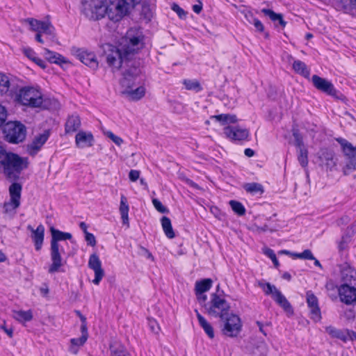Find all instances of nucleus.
<instances>
[{"label": "nucleus", "instance_id": "nucleus-1", "mask_svg": "<svg viewBox=\"0 0 356 356\" xmlns=\"http://www.w3.org/2000/svg\"><path fill=\"white\" fill-rule=\"evenodd\" d=\"M144 46V35L136 29H131L122 39L118 47L107 45L106 60L113 72L119 70L122 63L137 54Z\"/></svg>", "mask_w": 356, "mask_h": 356}, {"label": "nucleus", "instance_id": "nucleus-2", "mask_svg": "<svg viewBox=\"0 0 356 356\" xmlns=\"http://www.w3.org/2000/svg\"><path fill=\"white\" fill-rule=\"evenodd\" d=\"M50 232L51 234L50 248V258L51 263L48 268V273L54 274L55 273L63 271L62 267L64 266L62 254L65 253V250L63 245H61L59 242L61 241L71 239L72 234L68 232H61L53 227L50 228Z\"/></svg>", "mask_w": 356, "mask_h": 356}, {"label": "nucleus", "instance_id": "nucleus-3", "mask_svg": "<svg viewBox=\"0 0 356 356\" xmlns=\"http://www.w3.org/2000/svg\"><path fill=\"white\" fill-rule=\"evenodd\" d=\"M28 159L7 152L0 145V165L2 172L8 178L16 177L28 167Z\"/></svg>", "mask_w": 356, "mask_h": 356}, {"label": "nucleus", "instance_id": "nucleus-4", "mask_svg": "<svg viewBox=\"0 0 356 356\" xmlns=\"http://www.w3.org/2000/svg\"><path fill=\"white\" fill-rule=\"evenodd\" d=\"M140 0H106V15L110 21L118 22L127 16Z\"/></svg>", "mask_w": 356, "mask_h": 356}, {"label": "nucleus", "instance_id": "nucleus-5", "mask_svg": "<svg viewBox=\"0 0 356 356\" xmlns=\"http://www.w3.org/2000/svg\"><path fill=\"white\" fill-rule=\"evenodd\" d=\"M15 101L23 106L31 108H40L43 104L42 94L33 87L21 88L15 96Z\"/></svg>", "mask_w": 356, "mask_h": 356}, {"label": "nucleus", "instance_id": "nucleus-6", "mask_svg": "<svg viewBox=\"0 0 356 356\" xmlns=\"http://www.w3.org/2000/svg\"><path fill=\"white\" fill-rule=\"evenodd\" d=\"M206 309L209 315L219 317L223 320L229 314L230 305L223 297L213 293L209 304L206 306Z\"/></svg>", "mask_w": 356, "mask_h": 356}, {"label": "nucleus", "instance_id": "nucleus-7", "mask_svg": "<svg viewBox=\"0 0 356 356\" xmlns=\"http://www.w3.org/2000/svg\"><path fill=\"white\" fill-rule=\"evenodd\" d=\"M5 140L13 144L23 142L26 136V128L19 122H9L3 129Z\"/></svg>", "mask_w": 356, "mask_h": 356}, {"label": "nucleus", "instance_id": "nucleus-8", "mask_svg": "<svg viewBox=\"0 0 356 356\" xmlns=\"http://www.w3.org/2000/svg\"><path fill=\"white\" fill-rule=\"evenodd\" d=\"M83 12L89 19L98 20L105 17L106 0H83Z\"/></svg>", "mask_w": 356, "mask_h": 356}, {"label": "nucleus", "instance_id": "nucleus-9", "mask_svg": "<svg viewBox=\"0 0 356 356\" xmlns=\"http://www.w3.org/2000/svg\"><path fill=\"white\" fill-rule=\"evenodd\" d=\"M337 141L340 144L347 162L343 168L345 175L350 171L356 170V147L344 138H337Z\"/></svg>", "mask_w": 356, "mask_h": 356}, {"label": "nucleus", "instance_id": "nucleus-10", "mask_svg": "<svg viewBox=\"0 0 356 356\" xmlns=\"http://www.w3.org/2000/svg\"><path fill=\"white\" fill-rule=\"evenodd\" d=\"M21 193L22 186L19 183H13L10 186V200L3 204L5 213L14 212L20 206Z\"/></svg>", "mask_w": 356, "mask_h": 356}, {"label": "nucleus", "instance_id": "nucleus-11", "mask_svg": "<svg viewBox=\"0 0 356 356\" xmlns=\"http://www.w3.org/2000/svg\"><path fill=\"white\" fill-rule=\"evenodd\" d=\"M261 287L266 295H271L273 299L283 308V309L289 313L293 312L291 305L284 297V296L274 285L270 283L261 284Z\"/></svg>", "mask_w": 356, "mask_h": 356}, {"label": "nucleus", "instance_id": "nucleus-12", "mask_svg": "<svg viewBox=\"0 0 356 356\" xmlns=\"http://www.w3.org/2000/svg\"><path fill=\"white\" fill-rule=\"evenodd\" d=\"M222 321H224L223 334L230 337H236L241 330L240 318L236 314H228Z\"/></svg>", "mask_w": 356, "mask_h": 356}, {"label": "nucleus", "instance_id": "nucleus-13", "mask_svg": "<svg viewBox=\"0 0 356 356\" xmlns=\"http://www.w3.org/2000/svg\"><path fill=\"white\" fill-rule=\"evenodd\" d=\"M225 136L232 141H241L249 137V131L238 126L227 125L223 129Z\"/></svg>", "mask_w": 356, "mask_h": 356}, {"label": "nucleus", "instance_id": "nucleus-14", "mask_svg": "<svg viewBox=\"0 0 356 356\" xmlns=\"http://www.w3.org/2000/svg\"><path fill=\"white\" fill-rule=\"evenodd\" d=\"M26 22L30 25L31 31L36 32V33L48 36H51L54 34V28L49 22L40 21L33 18H28Z\"/></svg>", "mask_w": 356, "mask_h": 356}, {"label": "nucleus", "instance_id": "nucleus-15", "mask_svg": "<svg viewBox=\"0 0 356 356\" xmlns=\"http://www.w3.org/2000/svg\"><path fill=\"white\" fill-rule=\"evenodd\" d=\"M72 51L74 55L86 65L92 69L98 67V62L94 52L83 49H74Z\"/></svg>", "mask_w": 356, "mask_h": 356}, {"label": "nucleus", "instance_id": "nucleus-16", "mask_svg": "<svg viewBox=\"0 0 356 356\" xmlns=\"http://www.w3.org/2000/svg\"><path fill=\"white\" fill-rule=\"evenodd\" d=\"M306 300L309 309L311 319L315 322L320 321L321 319V313L318 305V300L312 291H307Z\"/></svg>", "mask_w": 356, "mask_h": 356}, {"label": "nucleus", "instance_id": "nucleus-17", "mask_svg": "<svg viewBox=\"0 0 356 356\" xmlns=\"http://www.w3.org/2000/svg\"><path fill=\"white\" fill-rule=\"evenodd\" d=\"M338 293L342 302L346 305L356 304V286L341 284Z\"/></svg>", "mask_w": 356, "mask_h": 356}, {"label": "nucleus", "instance_id": "nucleus-18", "mask_svg": "<svg viewBox=\"0 0 356 356\" xmlns=\"http://www.w3.org/2000/svg\"><path fill=\"white\" fill-rule=\"evenodd\" d=\"M312 80L314 86L318 90L331 96H337V90L334 88L333 84L328 80L318 75H313Z\"/></svg>", "mask_w": 356, "mask_h": 356}, {"label": "nucleus", "instance_id": "nucleus-19", "mask_svg": "<svg viewBox=\"0 0 356 356\" xmlns=\"http://www.w3.org/2000/svg\"><path fill=\"white\" fill-rule=\"evenodd\" d=\"M140 74V70L138 67H134L127 70L122 74V78L120 79V84L121 87V92L124 94V90H126V87L123 86L122 82L126 80L125 85L129 86V88L136 86V81Z\"/></svg>", "mask_w": 356, "mask_h": 356}, {"label": "nucleus", "instance_id": "nucleus-20", "mask_svg": "<svg viewBox=\"0 0 356 356\" xmlns=\"http://www.w3.org/2000/svg\"><path fill=\"white\" fill-rule=\"evenodd\" d=\"M88 267L93 270L95 279L92 282L98 285L104 275V271L102 268V262L96 254L90 255L88 261Z\"/></svg>", "mask_w": 356, "mask_h": 356}, {"label": "nucleus", "instance_id": "nucleus-21", "mask_svg": "<svg viewBox=\"0 0 356 356\" xmlns=\"http://www.w3.org/2000/svg\"><path fill=\"white\" fill-rule=\"evenodd\" d=\"M49 137V131H44L34 137L32 142L27 145V150L31 155L36 154L47 142Z\"/></svg>", "mask_w": 356, "mask_h": 356}, {"label": "nucleus", "instance_id": "nucleus-22", "mask_svg": "<svg viewBox=\"0 0 356 356\" xmlns=\"http://www.w3.org/2000/svg\"><path fill=\"white\" fill-rule=\"evenodd\" d=\"M325 331L332 337L339 339L344 342L348 340H355L356 332L349 330H341L336 329L332 326L325 327Z\"/></svg>", "mask_w": 356, "mask_h": 356}, {"label": "nucleus", "instance_id": "nucleus-23", "mask_svg": "<svg viewBox=\"0 0 356 356\" xmlns=\"http://www.w3.org/2000/svg\"><path fill=\"white\" fill-rule=\"evenodd\" d=\"M341 275L344 282L343 284L356 286V270L349 264H343L341 266Z\"/></svg>", "mask_w": 356, "mask_h": 356}, {"label": "nucleus", "instance_id": "nucleus-24", "mask_svg": "<svg viewBox=\"0 0 356 356\" xmlns=\"http://www.w3.org/2000/svg\"><path fill=\"white\" fill-rule=\"evenodd\" d=\"M28 228L31 231V238L34 243L35 248L37 251L41 250L44 237V227L39 225L35 229L30 226Z\"/></svg>", "mask_w": 356, "mask_h": 356}, {"label": "nucleus", "instance_id": "nucleus-25", "mask_svg": "<svg viewBox=\"0 0 356 356\" xmlns=\"http://www.w3.org/2000/svg\"><path fill=\"white\" fill-rule=\"evenodd\" d=\"M93 140V136L90 132L80 131L75 137L76 145L79 148L92 146Z\"/></svg>", "mask_w": 356, "mask_h": 356}, {"label": "nucleus", "instance_id": "nucleus-26", "mask_svg": "<svg viewBox=\"0 0 356 356\" xmlns=\"http://www.w3.org/2000/svg\"><path fill=\"white\" fill-rule=\"evenodd\" d=\"M125 83L126 80H124L122 84L126 87V90H124V95H126L129 99L137 101L145 96L146 90L144 86H139L134 89V87L129 88V86L125 85Z\"/></svg>", "mask_w": 356, "mask_h": 356}, {"label": "nucleus", "instance_id": "nucleus-27", "mask_svg": "<svg viewBox=\"0 0 356 356\" xmlns=\"http://www.w3.org/2000/svg\"><path fill=\"white\" fill-rule=\"evenodd\" d=\"M81 127V120L78 115H72L70 116L65 127V133L67 134H73L76 131Z\"/></svg>", "mask_w": 356, "mask_h": 356}, {"label": "nucleus", "instance_id": "nucleus-28", "mask_svg": "<svg viewBox=\"0 0 356 356\" xmlns=\"http://www.w3.org/2000/svg\"><path fill=\"white\" fill-rule=\"evenodd\" d=\"M334 156V154L333 152L327 149H323L319 152V159L321 161L330 169H332L336 165Z\"/></svg>", "mask_w": 356, "mask_h": 356}, {"label": "nucleus", "instance_id": "nucleus-29", "mask_svg": "<svg viewBox=\"0 0 356 356\" xmlns=\"http://www.w3.org/2000/svg\"><path fill=\"white\" fill-rule=\"evenodd\" d=\"M119 211H120V213L121 215V218H122L123 225H125L127 227H129V206L128 204L127 199L124 195H121V196H120V204Z\"/></svg>", "mask_w": 356, "mask_h": 356}, {"label": "nucleus", "instance_id": "nucleus-30", "mask_svg": "<svg viewBox=\"0 0 356 356\" xmlns=\"http://www.w3.org/2000/svg\"><path fill=\"white\" fill-rule=\"evenodd\" d=\"M195 313L201 327L210 339H213L214 337V331L212 325L198 312L197 310H195Z\"/></svg>", "mask_w": 356, "mask_h": 356}, {"label": "nucleus", "instance_id": "nucleus-31", "mask_svg": "<svg viewBox=\"0 0 356 356\" xmlns=\"http://www.w3.org/2000/svg\"><path fill=\"white\" fill-rule=\"evenodd\" d=\"M44 56L50 63L56 64H61L67 63L65 58L60 54L50 51L48 49H44Z\"/></svg>", "mask_w": 356, "mask_h": 356}, {"label": "nucleus", "instance_id": "nucleus-32", "mask_svg": "<svg viewBox=\"0 0 356 356\" xmlns=\"http://www.w3.org/2000/svg\"><path fill=\"white\" fill-rule=\"evenodd\" d=\"M13 316L16 321H17L20 323H25L27 321H30L33 318V314H32V312L31 310L13 311Z\"/></svg>", "mask_w": 356, "mask_h": 356}, {"label": "nucleus", "instance_id": "nucleus-33", "mask_svg": "<svg viewBox=\"0 0 356 356\" xmlns=\"http://www.w3.org/2000/svg\"><path fill=\"white\" fill-rule=\"evenodd\" d=\"M161 221L162 228L165 236L168 238H173L175 236V234L172 227L170 219L166 216H163Z\"/></svg>", "mask_w": 356, "mask_h": 356}, {"label": "nucleus", "instance_id": "nucleus-34", "mask_svg": "<svg viewBox=\"0 0 356 356\" xmlns=\"http://www.w3.org/2000/svg\"><path fill=\"white\" fill-rule=\"evenodd\" d=\"M293 69L298 74L307 78L309 76V70L307 68L306 64L301 60H295L293 63Z\"/></svg>", "mask_w": 356, "mask_h": 356}, {"label": "nucleus", "instance_id": "nucleus-35", "mask_svg": "<svg viewBox=\"0 0 356 356\" xmlns=\"http://www.w3.org/2000/svg\"><path fill=\"white\" fill-rule=\"evenodd\" d=\"M212 286L211 279H204L201 281L196 282L195 291V293H205L208 291Z\"/></svg>", "mask_w": 356, "mask_h": 356}, {"label": "nucleus", "instance_id": "nucleus-36", "mask_svg": "<svg viewBox=\"0 0 356 356\" xmlns=\"http://www.w3.org/2000/svg\"><path fill=\"white\" fill-rule=\"evenodd\" d=\"M212 118L220 122L222 125H226L237 122L236 116L229 114H220L218 115H214L212 117Z\"/></svg>", "mask_w": 356, "mask_h": 356}, {"label": "nucleus", "instance_id": "nucleus-37", "mask_svg": "<svg viewBox=\"0 0 356 356\" xmlns=\"http://www.w3.org/2000/svg\"><path fill=\"white\" fill-rule=\"evenodd\" d=\"M88 339L85 336H81L79 338H74L71 339V346L70 347V351L73 354L78 353V348L83 346Z\"/></svg>", "mask_w": 356, "mask_h": 356}, {"label": "nucleus", "instance_id": "nucleus-38", "mask_svg": "<svg viewBox=\"0 0 356 356\" xmlns=\"http://www.w3.org/2000/svg\"><path fill=\"white\" fill-rule=\"evenodd\" d=\"M245 190L252 194V195H257V194H262L264 193V188L263 186L258 183H248L246 184L244 186Z\"/></svg>", "mask_w": 356, "mask_h": 356}, {"label": "nucleus", "instance_id": "nucleus-39", "mask_svg": "<svg viewBox=\"0 0 356 356\" xmlns=\"http://www.w3.org/2000/svg\"><path fill=\"white\" fill-rule=\"evenodd\" d=\"M183 84L185 86L186 89L189 90H193L197 92L202 90L200 83L195 79H184Z\"/></svg>", "mask_w": 356, "mask_h": 356}, {"label": "nucleus", "instance_id": "nucleus-40", "mask_svg": "<svg viewBox=\"0 0 356 356\" xmlns=\"http://www.w3.org/2000/svg\"><path fill=\"white\" fill-rule=\"evenodd\" d=\"M10 85L8 77L6 74L0 73V95L6 94L8 92Z\"/></svg>", "mask_w": 356, "mask_h": 356}, {"label": "nucleus", "instance_id": "nucleus-41", "mask_svg": "<svg viewBox=\"0 0 356 356\" xmlns=\"http://www.w3.org/2000/svg\"><path fill=\"white\" fill-rule=\"evenodd\" d=\"M261 12L265 15L268 16L272 21H274V22L278 21L279 23L282 26H284L285 25V22L283 20L282 16L280 14H277L274 11H273V10H271L270 9H266V8L262 9Z\"/></svg>", "mask_w": 356, "mask_h": 356}, {"label": "nucleus", "instance_id": "nucleus-42", "mask_svg": "<svg viewBox=\"0 0 356 356\" xmlns=\"http://www.w3.org/2000/svg\"><path fill=\"white\" fill-rule=\"evenodd\" d=\"M229 205L232 210L238 216H243L245 213V209L240 202L230 200Z\"/></svg>", "mask_w": 356, "mask_h": 356}, {"label": "nucleus", "instance_id": "nucleus-43", "mask_svg": "<svg viewBox=\"0 0 356 356\" xmlns=\"http://www.w3.org/2000/svg\"><path fill=\"white\" fill-rule=\"evenodd\" d=\"M298 159L300 164L302 167H306L307 165V164H308V152L305 147H301V149H299Z\"/></svg>", "mask_w": 356, "mask_h": 356}, {"label": "nucleus", "instance_id": "nucleus-44", "mask_svg": "<svg viewBox=\"0 0 356 356\" xmlns=\"http://www.w3.org/2000/svg\"><path fill=\"white\" fill-rule=\"evenodd\" d=\"M245 17L247 20L254 24L255 29L259 31H264V26L260 20L258 19L254 18L251 13H248L245 14Z\"/></svg>", "mask_w": 356, "mask_h": 356}, {"label": "nucleus", "instance_id": "nucleus-45", "mask_svg": "<svg viewBox=\"0 0 356 356\" xmlns=\"http://www.w3.org/2000/svg\"><path fill=\"white\" fill-rule=\"evenodd\" d=\"M105 134L118 146H120L123 143V140L120 137L115 135L111 131H107L105 133Z\"/></svg>", "mask_w": 356, "mask_h": 356}, {"label": "nucleus", "instance_id": "nucleus-46", "mask_svg": "<svg viewBox=\"0 0 356 356\" xmlns=\"http://www.w3.org/2000/svg\"><path fill=\"white\" fill-rule=\"evenodd\" d=\"M293 136L294 137V139H295V145L299 149H300L301 147H304V143H303V140H302V136L298 134V131L297 130H294L293 131Z\"/></svg>", "mask_w": 356, "mask_h": 356}, {"label": "nucleus", "instance_id": "nucleus-47", "mask_svg": "<svg viewBox=\"0 0 356 356\" xmlns=\"http://www.w3.org/2000/svg\"><path fill=\"white\" fill-rule=\"evenodd\" d=\"M152 204L155 209L159 211L160 213H164L168 212V209L165 207L163 205V204L157 199L152 200Z\"/></svg>", "mask_w": 356, "mask_h": 356}, {"label": "nucleus", "instance_id": "nucleus-48", "mask_svg": "<svg viewBox=\"0 0 356 356\" xmlns=\"http://www.w3.org/2000/svg\"><path fill=\"white\" fill-rule=\"evenodd\" d=\"M298 259H308V260H313L315 259V257H314L312 252L309 250H305L302 252L300 253V254L296 255Z\"/></svg>", "mask_w": 356, "mask_h": 356}, {"label": "nucleus", "instance_id": "nucleus-49", "mask_svg": "<svg viewBox=\"0 0 356 356\" xmlns=\"http://www.w3.org/2000/svg\"><path fill=\"white\" fill-rule=\"evenodd\" d=\"M22 52L31 60H33L36 56V53L30 47H24Z\"/></svg>", "mask_w": 356, "mask_h": 356}, {"label": "nucleus", "instance_id": "nucleus-50", "mask_svg": "<svg viewBox=\"0 0 356 356\" xmlns=\"http://www.w3.org/2000/svg\"><path fill=\"white\" fill-rule=\"evenodd\" d=\"M345 233L348 236H352L356 233V219L346 228Z\"/></svg>", "mask_w": 356, "mask_h": 356}, {"label": "nucleus", "instance_id": "nucleus-51", "mask_svg": "<svg viewBox=\"0 0 356 356\" xmlns=\"http://www.w3.org/2000/svg\"><path fill=\"white\" fill-rule=\"evenodd\" d=\"M341 2L346 9L356 8V0H341Z\"/></svg>", "mask_w": 356, "mask_h": 356}, {"label": "nucleus", "instance_id": "nucleus-52", "mask_svg": "<svg viewBox=\"0 0 356 356\" xmlns=\"http://www.w3.org/2000/svg\"><path fill=\"white\" fill-rule=\"evenodd\" d=\"M172 9L179 15L180 18L186 17L185 11L177 4H173Z\"/></svg>", "mask_w": 356, "mask_h": 356}, {"label": "nucleus", "instance_id": "nucleus-53", "mask_svg": "<svg viewBox=\"0 0 356 356\" xmlns=\"http://www.w3.org/2000/svg\"><path fill=\"white\" fill-rule=\"evenodd\" d=\"M86 241L88 244L91 246H95L96 245V240L95 236L89 232H86Z\"/></svg>", "mask_w": 356, "mask_h": 356}, {"label": "nucleus", "instance_id": "nucleus-54", "mask_svg": "<svg viewBox=\"0 0 356 356\" xmlns=\"http://www.w3.org/2000/svg\"><path fill=\"white\" fill-rule=\"evenodd\" d=\"M6 118V110L3 106L0 105V126H1L5 122Z\"/></svg>", "mask_w": 356, "mask_h": 356}, {"label": "nucleus", "instance_id": "nucleus-55", "mask_svg": "<svg viewBox=\"0 0 356 356\" xmlns=\"http://www.w3.org/2000/svg\"><path fill=\"white\" fill-rule=\"evenodd\" d=\"M140 177V172L136 170H131L129 173V178L132 181H136Z\"/></svg>", "mask_w": 356, "mask_h": 356}, {"label": "nucleus", "instance_id": "nucleus-56", "mask_svg": "<svg viewBox=\"0 0 356 356\" xmlns=\"http://www.w3.org/2000/svg\"><path fill=\"white\" fill-rule=\"evenodd\" d=\"M32 61L34 62L36 65H38L39 67H40L42 69H45L47 67L45 61H44L42 59L38 57L37 56Z\"/></svg>", "mask_w": 356, "mask_h": 356}, {"label": "nucleus", "instance_id": "nucleus-57", "mask_svg": "<svg viewBox=\"0 0 356 356\" xmlns=\"http://www.w3.org/2000/svg\"><path fill=\"white\" fill-rule=\"evenodd\" d=\"M350 222V218L347 216H342L338 221L339 226L346 225Z\"/></svg>", "mask_w": 356, "mask_h": 356}, {"label": "nucleus", "instance_id": "nucleus-58", "mask_svg": "<svg viewBox=\"0 0 356 356\" xmlns=\"http://www.w3.org/2000/svg\"><path fill=\"white\" fill-rule=\"evenodd\" d=\"M0 327L8 334V336L9 337H10V338L13 337V330L11 327H10V328L6 327L5 323H3V324L0 325Z\"/></svg>", "mask_w": 356, "mask_h": 356}, {"label": "nucleus", "instance_id": "nucleus-59", "mask_svg": "<svg viewBox=\"0 0 356 356\" xmlns=\"http://www.w3.org/2000/svg\"><path fill=\"white\" fill-rule=\"evenodd\" d=\"M195 295L200 303L205 302L207 300V296L204 294V293H195Z\"/></svg>", "mask_w": 356, "mask_h": 356}, {"label": "nucleus", "instance_id": "nucleus-60", "mask_svg": "<svg viewBox=\"0 0 356 356\" xmlns=\"http://www.w3.org/2000/svg\"><path fill=\"white\" fill-rule=\"evenodd\" d=\"M264 253L270 259L274 258L276 255L274 251L270 248H266L264 250Z\"/></svg>", "mask_w": 356, "mask_h": 356}, {"label": "nucleus", "instance_id": "nucleus-61", "mask_svg": "<svg viewBox=\"0 0 356 356\" xmlns=\"http://www.w3.org/2000/svg\"><path fill=\"white\" fill-rule=\"evenodd\" d=\"M81 336H85L86 339L88 337V329L86 323H82L81 326Z\"/></svg>", "mask_w": 356, "mask_h": 356}, {"label": "nucleus", "instance_id": "nucleus-62", "mask_svg": "<svg viewBox=\"0 0 356 356\" xmlns=\"http://www.w3.org/2000/svg\"><path fill=\"white\" fill-rule=\"evenodd\" d=\"M202 10V4L200 2L199 4H195L193 6V10L197 13L199 14Z\"/></svg>", "mask_w": 356, "mask_h": 356}, {"label": "nucleus", "instance_id": "nucleus-63", "mask_svg": "<svg viewBox=\"0 0 356 356\" xmlns=\"http://www.w3.org/2000/svg\"><path fill=\"white\" fill-rule=\"evenodd\" d=\"M345 315L348 319H353L355 318V313L351 309L346 311Z\"/></svg>", "mask_w": 356, "mask_h": 356}, {"label": "nucleus", "instance_id": "nucleus-64", "mask_svg": "<svg viewBox=\"0 0 356 356\" xmlns=\"http://www.w3.org/2000/svg\"><path fill=\"white\" fill-rule=\"evenodd\" d=\"M244 153H245V156H247L248 157H252L254 154V150H252L250 148L245 149Z\"/></svg>", "mask_w": 356, "mask_h": 356}]
</instances>
